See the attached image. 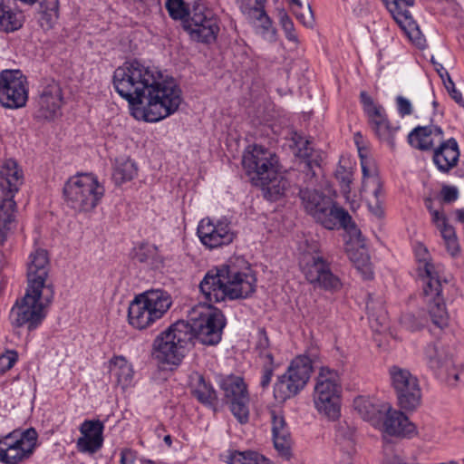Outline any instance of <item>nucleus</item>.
<instances>
[{"label": "nucleus", "instance_id": "1", "mask_svg": "<svg viewBox=\"0 0 464 464\" xmlns=\"http://www.w3.org/2000/svg\"><path fill=\"white\" fill-rule=\"evenodd\" d=\"M256 278L248 263L241 257L231 258L208 270L199 284V290L209 304H198L191 308L185 321L190 342L195 338L203 344H218L226 319L222 312L210 304L227 298H247L256 291Z\"/></svg>", "mask_w": 464, "mask_h": 464}, {"label": "nucleus", "instance_id": "2", "mask_svg": "<svg viewBox=\"0 0 464 464\" xmlns=\"http://www.w3.org/2000/svg\"><path fill=\"white\" fill-rule=\"evenodd\" d=\"M113 86L139 121L164 120L174 114L182 102L181 90L173 78L138 60L125 62L114 71Z\"/></svg>", "mask_w": 464, "mask_h": 464}, {"label": "nucleus", "instance_id": "3", "mask_svg": "<svg viewBox=\"0 0 464 464\" xmlns=\"http://www.w3.org/2000/svg\"><path fill=\"white\" fill-rule=\"evenodd\" d=\"M172 305V297L165 290H147L134 297L128 311V320L134 328L142 330L161 319Z\"/></svg>", "mask_w": 464, "mask_h": 464}, {"label": "nucleus", "instance_id": "4", "mask_svg": "<svg viewBox=\"0 0 464 464\" xmlns=\"http://www.w3.org/2000/svg\"><path fill=\"white\" fill-rule=\"evenodd\" d=\"M301 198L305 210L327 229H334L340 224L353 237H360L361 231L352 221L346 210L335 207L329 198L316 190H301Z\"/></svg>", "mask_w": 464, "mask_h": 464}, {"label": "nucleus", "instance_id": "5", "mask_svg": "<svg viewBox=\"0 0 464 464\" xmlns=\"http://www.w3.org/2000/svg\"><path fill=\"white\" fill-rule=\"evenodd\" d=\"M104 192V187L92 173L76 174L63 187L65 204L77 213L92 211L101 202Z\"/></svg>", "mask_w": 464, "mask_h": 464}, {"label": "nucleus", "instance_id": "6", "mask_svg": "<svg viewBox=\"0 0 464 464\" xmlns=\"http://www.w3.org/2000/svg\"><path fill=\"white\" fill-rule=\"evenodd\" d=\"M50 290L31 292L26 288L24 295L15 301L11 308L9 320L12 326H26L28 331L37 329L46 317V309L53 300Z\"/></svg>", "mask_w": 464, "mask_h": 464}, {"label": "nucleus", "instance_id": "7", "mask_svg": "<svg viewBox=\"0 0 464 464\" xmlns=\"http://www.w3.org/2000/svg\"><path fill=\"white\" fill-rule=\"evenodd\" d=\"M185 321H178L160 334L153 343L155 359L164 364L178 366L185 356V347L190 343Z\"/></svg>", "mask_w": 464, "mask_h": 464}, {"label": "nucleus", "instance_id": "8", "mask_svg": "<svg viewBox=\"0 0 464 464\" xmlns=\"http://www.w3.org/2000/svg\"><path fill=\"white\" fill-rule=\"evenodd\" d=\"M313 371L312 360L306 355L295 357L274 384V398L279 402L294 398L306 386Z\"/></svg>", "mask_w": 464, "mask_h": 464}, {"label": "nucleus", "instance_id": "9", "mask_svg": "<svg viewBox=\"0 0 464 464\" xmlns=\"http://www.w3.org/2000/svg\"><path fill=\"white\" fill-rule=\"evenodd\" d=\"M37 439L34 428L14 430L0 438V462L20 464L29 459L36 448Z\"/></svg>", "mask_w": 464, "mask_h": 464}, {"label": "nucleus", "instance_id": "10", "mask_svg": "<svg viewBox=\"0 0 464 464\" xmlns=\"http://www.w3.org/2000/svg\"><path fill=\"white\" fill-rule=\"evenodd\" d=\"M242 165L254 185L266 180L268 177H274L279 168L277 156L260 145L249 146L246 149Z\"/></svg>", "mask_w": 464, "mask_h": 464}, {"label": "nucleus", "instance_id": "11", "mask_svg": "<svg viewBox=\"0 0 464 464\" xmlns=\"http://www.w3.org/2000/svg\"><path fill=\"white\" fill-rule=\"evenodd\" d=\"M29 95L28 81L20 70L0 72V104L16 110L26 105Z\"/></svg>", "mask_w": 464, "mask_h": 464}, {"label": "nucleus", "instance_id": "12", "mask_svg": "<svg viewBox=\"0 0 464 464\" xmlns=\"http://www.w3.org/2000/svg\"><path fill=\"white\" fill-rule=\"evenodd\" d=\"M233 416L245 424L249 420V394L244 379L237 375H227L219 382Z\"/></svg>", "mask_w": 464, "mask_h": 464}, {"label": "nucleus", "instance_id": "13", "mask_svg": "<svg viewBox=\"0 0 464 464\" xmlns=\"http://www.w3.org/2000/svg\"><path fill=\"white\" fill-rule=\"evenodd\" d=\"M390 375L401 408L416 410L421 403V389L417 377L398 366L390 369Z\"/></svg>", "mask_w": 464, "mask_h": 464}, {"label": "nucleus", "instance_id": "14", "mask_svg": "<svg viewBox=\"0 0 464 464\" xmlns=\"http://www.w3.org/2000/svg\"><path fill=\"white\" fill-rule=\"evenodd\" d=\"M358 151L362 173V190L369 194L367 200L371 211L381 216L383 190L376 163L372 158L364 155L361 148H358Z\"/></svg>", "mask_w": 464, "mask_h": 464}, {"label": "nucleus", "instance_id": "15", "mask_svg": "<svg viewBox=\"0 0 464 464\" xmlns=\"http://www.w3.org/2000/svg\"><path fill=\"white\" fill-rule=\"evenodd\" d=\"M184 27L193 40L205 44L215 42L219 32L217 16L201 5L194 6Z\"/></svg>", "mask_w": 464, "mask_h": 464}, {"label": "nucleus", "instance_id": "16", "mask_svg": "<svg viewBox=\"0 0 464 464\" xmlns=\"http://www.w3.org/2000/svg\"><path fill=\"white\" fill-rule=\"evenodd\" d=\"M63 91L54 80H45L41 85L34 102V118L52 121L61 113Z\"/></svg>", "mask_w": 464, "mask_h": 464}, {"label": "nucleus", "instance_id": "17", "mask_svg": "<svg viewBox=\"0 0 464 464\" xmlns=\"http://www.w3.org/2000/svg\"><path fill=\"white\" fill-rule=\"evenodd\" d=\"M300 266L307 281L327 290H337L341 287L340 279L334 276L328 262L321 256H304Z\"/></svg>", "mask_w": 464, "mask_h": 464}, {"label": "nucleus", "instance_id": "18", "mask_svg": "<svg viewBox=\"0 0 464 464\" xmlns=\"http://www.w3.org/2000/svg\"><path fill=\"white\" fill-rule=\"evenodd\" d=\"M197 235L208 249L227 246L235 239V233L227 219L202 218L197 228Z\"/></svg>", "mask_w": 464, "mask_h": 464}, {"label": "nucleus", "instance_id": "19", "mask_svg": "<svg viewBox=\"0 0 464 464\" xmlns=\"http://www.w3.org/2000/svg\"><path fill=\"white\" fill-rule=\"evenodd\" d=\"M360 99L363 111L368 117L370 126L374 133L382 141L393 146L394 136L399 128L391 124L385 109L382 105L375 103L366 92L360 93Z\"/></svg>", "mask_w": 464, "mask_h": 464}, {"label": "nucleus", "instance_id": "20", "mask_svg": "<svg viewBox=\"0 0 464 464\" xmlns=\"http://www.w3.org/2000/svg\"><path fill=\"white\" fill-rule=\"evenodd\" d=\"M50 261L47 251L35 249L28 257L26 270V288L45 292L50 290L54 295L53 285L49 278Z\"/></svg>", "mask_w": 464, "mask_h": 464}, {"label": "nucleus", "instance_id": "21", "mask_svg": "<svg viewBox=\"0 0 464 464\" xmlns=\"http://www.w3.org/2000/svg\"><path fill=\"white\" fill-rule=\"evenodd\" d=\"M80 437L76 440V450L89 456L98 452L103 445L104 424L100 420H85L79 426Z\"/></svg>", "mask_w": 464, "mask_h": 464}, {"label": "nucleus", "instance_id": "22", "mask_svg": "<svg viewBox=\"0 0 464 464\" xmlns=\"http://www.w3.org/2000/svg\"><path fill=\"white\" fill-rule=\"evenodd\" d=\"M380 422L375 428L391 436L412 438L417 434L414 423L403 412L392 409L391 405Z\"/></svg>", "mask_w": 464, "mask_h": 464}, {"label": "nucleus", "instance_id": "23", "mask_svg": "<svg viewBox=\"0 0 464 464\" xmlns=\"http://www.w3.org/2000/svg\"><path fill=\"white\" fill-rule=\"evenodd\" d=\"M24 183V171L14 160L8 159L0 165V195L16 196Z\"/></svg>", "mask_w": 464, "mask_h": 464}, {"label": "nucleus", "instance_id": "24", "mask_svg": "<svg viewBox=\"0 0 464 464\" xmlns=\"http://www.w3.org/2000/svg\"><path fill=\"white\" fill-rule=\"evenodd\" d=\"M414 252L419 263L418 274L422 278L423 284H426V292L438 291L440 267L430 262V254L423 245H417Z\"/></svg>", "mask_w": 464, "mask_h": 464}, {"label": "nucleus", "instance_id": "25", "mask_svg": "<svg viewBox=\"0 0 464 464\" xmlns=\"http://www.w3.org/2000/svg\"><path fill=\"white\" fill-rule=\"evenodd\" d=\"M354 410L374 428L380 425V420L390 410V403L375 397L358 396L353 401Z\"/></svg>", "mask_w": 464, "mask_h": 464}, {"label": "nucleus", "instance_id": "26", "mask_svg": "<svg viewBox=\"0 0 464 464\" xmlns=\"http://www.w3.org/2000/svg\"><path fill=\"white\" fill-rule=\"evenodd\" d=\"M272 434L274 445L281 457H291L292 439L284 415L280 411H271Z\"/></svg>", "mask_w": 464, "mask_h": 464}, {"label": "nucleus", "instance_id": "27", "mask_svg": "<svg viewBox=\"0 0 464 464\" xmlns=\"http://www.w3.org/2000/svg\"><path fill=\"white\" fill-rule=\"evenodd\" d=\"M443 131L436 125L417 126L408 135L411 147L420 150H428L443 141Z\"/></svg>", "mask_w": 464, "mask_h": 464}, {"label": "nucleus", "instance_id": "28", "mask_svg": "<svg viewBox=\"0 0 464 464\" xmlns=\"http://www.w3.org/2000/svg\"><path fill=\"white\" fill-rule=\"evenodd\" d=\"M459 158L458 142L455 139L450 138L434 149L432 160L439 171L448 173L458 164Z\"/></svg>", "mask_w": 464, "mask_h": 464}, {"label": "nucleus", "instance_id": "29", "mask_svg": "<svg viewBox=\"0 0 464 464\" xmlns=\"http://www.w3.org/2000/svg\"><path fill=\"white\" fill-rule=\"evenodd\" d=\"M246 20L252 25L255 33L267 42H275L276 30L270 17L265 11V5L252 8L249 13H242Z\"/></svg>", "mask_w": 464, "mask_h": 464}, {"label": "nucleus", "instance_id": "30", "mask_svg": "<svg viewBox=\"0 0 464 464\" xmlns=\"http://www.w3.org/2000/svg\"><path fill=\"white\" fill-rule=\"evenodd\" d=\"M342 387L338 372L329 367H321L315 380L313 397L341 396Z\"/></svg>", "mask_w": 464, "mask_h": 464}, {"label": "nucleus", "instance_id": "31", "mask_svg": "<svg viewBox=\"0 0 464 464\" xmlns=\"http://www.w3.org/2000/svg\"><path fill=\"white\" fill-rule=\"evenodd\" d=\"M441 282L438 291L426 292V284L423 285L424 301L428 304L429 313L432 323L440 329L445 328L449 324V315L446 310L443 298L441 297Z\"/></svg>", "mask_w": 464, "mask_h": 464}, {"label": "nucleus", "instance_id": "32", "mask_svg": "<svg viewBox=\"0 0 464 464\" xmlns=\"http://www.w3.org/2000/svg\"><path fill=\"white\" fill-rule=\"evenodd\" d=\"M24 22L23 12L14 0H0V29L12 33L20 29Z\"/></svg>", "mask_w": 464, "mask_h": 464}, {"label": "nucleus", "instance_id": "33", "mask_svg": "<svg viewBox=\"0 0 464 464\" xmlns=\"http://www.w3.org/2000/svg\"><path fill=\"white\" fill-rule=\"evenodd\" d=\"M430 367L437 371L438 375L449 385H455L459 378V372L453 367L451 360L442 361L437 353L435 346H429L426 352Z\"/></svg>", "mask_w": 464, "mask_h": 464}, {"label": "nucleus", "instance_id": "34", "mask_svg": "<svg viewBox=\"0 0 464 464\" xmlns=\"http://www.w3.org/2000/svg\"><path fill=\"white\" fill-rule=\"evenodd\" d=\"M350 236V239L354 241L357 248L353 249L350 244L346 246V252L350 260L353 263L355 267L361 271L365 279H370L372 276V272L370 265L369 255L364 248L363 240L362 235L360 237Z\"/></svg>", "mask_w": 464, "mask_h": 464}, {"label": "nucleus", "instance_id": "35", "mask_svg": "<svg viewBox=\"0 0 464 464\" xmlns=\"http://www.w3.org/2000/svg\"><path fill=\"white\" fill-rule=\"evenodd\" d=\"M188 384L191 392L201 403L211 404L217 399L216 391L200 372H193L190 373Z\"/></svg>", "mask_w": 464, "mask_h": 464}, {"label": "nucleus", "instance_id": "36", "mask_svg": "<svg viewBox=\"0 0 464 464\" xmlns=\"http://www.w3.org/2000/svg\"><path fill=\"white\" fill-rule=\"evenodd\" d=\"M15 196L0 195V232L2 235L16 226L17 204Z\"/></svg>", "mask_w": 464, "mask_h": 464}, {"label": "nucleus", "instance_id": "37", "mask_svg": "<svg viewBox=\"0 0 464 464\" xmlns=\"http://www.w3.org/2000/svg\"><path fill=\"white\" fill-rule=\"evenodd\" d=\"M110 370L118 385L123 390L132 385L134 371L123 356L113 357L110 362Z\"/></svg>", "mask_w": 464, "mask_h": 464}, {"label": "nucleus", "instance_id": "38", "mask_svg": "<svg viewBox=\"0 0 464 464\" xmlns=\"http://www.w3.org/2000/svg\"><path fill=\"white\" fill-rule=\"evenodd\" d=\"M132 258L140 263L146 264L151 268H159L163 264V259L155 245L140 243L135 246L131 251Z\"/></svg>", "mask_w": 464, "mask_h": 464}, {"label": "nucleus", "instance_id": "39", "mask_svg": "<svg viewBox=\"0 0 464 464\" xmlns=\"http://www.w3.org/2000/svg\"><path fill=\"white\" fill-rule=\"evenodd\" d=\"M256 186L261 187L265 197L268 200L276 201L285 195L290 187V183L277 170L274 177H268L266 180H261Z\"/></svg>", "mask_w": 464, "mask_h": 464}, {"label": "nucleus", "instance_id": "40", "mask_svg": "<svg viewBox=\"0 0 464 464\" xmlns=\"http://www.w3.org/2000/svg\"><path fill=\"white\" fill-rule=\"evenodd\" d=\"M414 5V0H386V8L395 22L403 29L413 23L410 6Z\"/></svg>", "mask_w": 464, "mask_h": 464}, {"label": "nucleus", "instance_id": "41", "mask_svg": "<svg viewBox=\"0 0 464 464\" xmlns=\"http://www.w3.org/2000/svg\"><path fill=\"white\" fill-rule=\"evenodd\" d=\"M432 225L439 230L447 252L452 256H457L459 253L460 246L455 227L450 224L447 216Z\"/></svg>", "mask_w": 464, "mask_h": 464}, {"label": "nucleus", "instance_id": "42", "mask_svg": "<svg viewBox=\"0 0 464 464\" xmlns=\"http://www.w3.org/2000/svg\"><path fill=\"white\" fill-rule=\"evenodd\" d=\"M316 411L329 420H336L341 415V396L313 397Z\"/></svg>", "mask_w": 464, "mask_h": 464}, {"label": "nucleus", "instance_id": "43", "mask_svg": "<svg viewBox=\"0 0 464 464\" xmlns=\"http://www.w3.org/2000/svg\"><path fill=\"white\" fill-rule=\"evenodd\" d=\"M39 3V23L44 29H51L58 18V0H37Z\"/></svg>", "mask_w": 464, "mask_h": 464}, {"label": "nucleus", "instance_id": "44", "mask_svg": "<svg viewBox=\"0 0 464 464\" xmlns=\"http://www.w3.org/2000/svg\"><path fill=\"white\" fill-rule=\"evenodd\" d=\"M254 352L261 364L275 363L270 342L264 328H260L257 331Z\"/></svg>", "mask_w": 464, "mask_h": 464}, {"label": "nucleus", "instance_id": "45", "mask_svg": "<svg viewBox=\"0 0 464 464\" xmlns=\"http://www.w3.org/2000/svg\"><path fill=\"white\" fill-rule=\"evenodd\" d=\"M137 175V167L134 161L122 159L116 160L112 179L117 185L131 180Z\"/></svg>", "mask_w": 464, "mask_h": 464}, {"label": "nucleus", "instance_id": "46", "mask_svg": "<svg viewBox=\"0 0 464 464\" xmlns=\"http://www.w3.org/2000/svg\"><path fill=\"white\" fill-rule=\"evenodd\" d=\"M227 462L229 464H273L265 456L252 450L231 452Z\"/></svg>", "mask_w": 464, "mask_h": 464}, {"label": "nucleus", "instance_id": "47", "mask_svg": "<svg viewBox=\"0 0 464 464\" xmlns=\"http://www.w3.org/2000/svg\"><path fill=\"white\" fill-rule=\"evenodd\" d=\"M354 171L352 167L339 165L335 171V177L340 184L341 191L348 200L352 192Z\"/></svg>", "mask_w": 464, "mask_h": 464}, {"label": "nucleus", "instance_id": "48", "mask_svg": "<svg viewBox=\"0 0 464 464\" xmlns=\"http://www.w3.org/2000/svg\"><path fill=\"white\" fill-rule=\"evenodd\" d=\"M355 430L346 422H340L336 428V440L347 450L354 444Z\"/></svg>", "mask_w": 464, "mask_h": 464}, {"label": "nucleus", "instance_id": "49", "mask_svg": "<svg viewBox=\"0 0 464 464\" xmlns=\"http://www.w3.org/2000/svg\"><path fill=\"white\" fill-rule=\"evenodd\" d=\"M166 8L169 16L174 20H184L188 15L183 0H167Z\"/></svg>", "mask_w": 464, "mask_h": 464}, {"label": "nucleus", "instance_id": "50", "mask_svg": "<svg viewBox=\"0 0 464 464\" xmlns=\"http://www.w3.org/2000/svg\"><path fill=\"white\" fill-rule=\"evenodd\" d=\"M279 22L285 33V37L291 42H297V35L295 33L294 23L284 10L279 12Z\"/></svg>", "mask_w": 464, "mask_h": 464}, {"label": "nucleus", "instance_id": "51", "mask_svg": "<svg viewBox=\"0 0 464 464\" xmlns=\"http://www.w3.org/2000/svg\"><path fill=\"white\" fill-rule=\"evenodd\" d=\"M18 360V353L14 350H7L0 355V374L12 369Z\"/></svg>", "mask_w": 464, "mask_h": 464}, {"label": "nucleus", "instance_id": "52", "mask_svg": "<svg viewBox=\"0 0 464 464\" xmlns=\"http://www.w3.org/2000/svg\"><path fill=\"white\" fill-rule=\"evenodd\" d=\"M291 10L293 14L295 15L296 19L304 26L310 27L313 25L314 14L309 5L307 6H304L302 4V7H298L295 10L291 8Z\"/></svg>", "mask_w": 464, "mask_h": 464}, {"label": "nucleus", "instance_id": "53", "mask_svg": "<svg viewBox=\"0 0 464 464\" xmlns=\"http://www.w3.org/2000/svg\"><path fill=\"white\" fill-rule=\"evenodd\" d=\"M445 74L447 76V80L443 79V82L445 85V88L447 89L448 92L450 93V97L460 106L464 107V99L462 97V94L459 91H458L455 87V83L451 80L450 74L448 72L445 71Z\"/></svg>", "mask_w": 464, "mask_h": 464}, {"label": "nucleus", "instance_id": "54", "mask_svg": "<svg viewBox=\"0 0 464 464\" xmlns=\"http://www.w3.org/2000/svg\"><path fill=\"white\" fill-rule=\"evenodd\" d=\"M276 369V363L262 364L260 376V386L262 389H267L269 387Z\"/></svg>", "mask_w": 464, "mask_h": 464}, {"label": "nucleus", "instance_id": "55", "mask_svg": "<svg viewBox=\"0 0 464 464\" xmlns=\"http://www.w3.org/2000/svg\"><path fill=\"white\" fill-rule=\"evenodd\" d=\"M440 196L445 203L454 202L459 198V189L455 186L445 185L440 190Z\"/></svg>", "mask_w": 464, "mask_h": 464}, {"label": "nucleus", "instance_id": "56", "mask_svg": "<svg viewBox=\"0 0 464 464\" xmlns=\"http://www.w3.org/2000/svg\"><path fill=\"white\" fill-rule=\"evenodd\" d=\"M396 104H397L398 113L401 117L411 114V112H412L411 102L407 98L401 96V95L397 96Z\"/></svg>", "mask_w": 464, "mask_h": 464}, {"label": "nucleus", "instance_id": "57", "mask_svg": "<svg viewBox=\"0 0 464 464\" xmlns=\"http://www.w3.org/2000/svg\"><path fill=\"white\" fill-rule=\"evenodd\" d=\"M424 204L430 214V221L432 224L446 217L443 210L435 209L433 208V200L431 198H425Z\"/></svg>", "mask_w": 464, "mask_h": 464}, {"label": "nucleus", "instance_id": "58", "mask_svg": "<svg viewBox=\"0 0 464 464\" xmlns=\"http://www.w3.org/2000/svg\"><path fill=\"white\" fill-rule=\"evenodd\" d=\"M295 144L298 148V154L301 157L308 158L312 154V148L310 147V141L298 136L295 139Z\"/></svg>", "mask_w": 464, "mask_h": 464}, {"label": "nucleus", "instance_id": "59", "mask_svg": "<svg viewBox=\"0 0 464 464\" xmlns=\"http://www.w3.org/2000/svg\"><path fill=\"white\" fill-rule=\"evenodd\" d=\"M241 13H249L254 7L265 5L266 0H236Z\"/></svg>", "mask_w": 464, "mask_h": 464}, {"label": "nucleus", "instance_id": "60", "mask_svg": "<svg viewBox=\"0 0 464 464\" xmlns=\"http://www.w3.org/2000/svg\"><path fill=\"white\" fill-rule=\"evenodd\" d=\"M136 459L135 453L130 449H123L121 451V464H134Z\"/></svg>", "mask_w": 464, "mask_h": 464}, {"label": "nucleus", "instance_id": "61", "mask_svg": "<svg viewBox=\"0 0 464 464\" xmlns=\"http://www.w3.org/2000/svg\"><path fill=\"white\" fill-rule=\"evenodd\" d=\"M286 1L289 3L290 7L294 10H295L298 7H302L301 0H286Z\"/></svg>", "mask_w": 464, "mask_h": 464}, {"label": "nucleus", "instance_id": "62", "mask_svg": "<svg viewBox=\"0 0 464 464\" xmlns=\"http://www.w3.org/2000/svg\"><path fill=\"white\" fill-rule=\"evenodd\" d=\"M164 442L169 446L170 447L171 444H172V439H171V436L170 435H166L163 439Z\"/></svg>", "mask_w": 464, "mask_h": 464}, {"label": "nucleus", "instance_id": "63", "mask_svg": "<svg viewBox=\"0 0 464 464\" xmlns=\"http://www.w3.org/2000/svg\"><path fill=\"white\" fill-rule=\"evenodd\" d=\"M371 309H372V306H371V304H367V310L369 311V315L370 316H373V313L371 312Z\"/></svg>", "mask_w": 464, "mask_h": 464}, {"label": "nucleus", "instance_id": "64", "mask_svg": "<svg viewBox=\"0 0 464 464\" xmlns=\"http://www.w3.org/2000/svg\"><path fill=\"white\" fill-rule=\"evenodd\" d=\"M385 320H386L385 316H384V315H382V316L380 318V324H384V323H385Z\"/></svg>", "mask_w": 464, "mask_h": 464}]
</instances>
